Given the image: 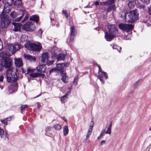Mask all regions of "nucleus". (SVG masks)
<instances>
[{"label": "nucleus", "instance_id": "f257e3e1", "mask_svg": "<svg viewBox=\"0 0 151 151\" xmlns=\"http://www.w3.org/2000/svg\"><path fill=\"white\" fill-rule=\"evenodd\" d=\"M1 65L7 69L6 74L7 81L10 83L16 81L19 78V72L17 69H13L12 60L9 58H5L1 61Z\"/></svg>", "mask_w": 151, "mask_h": 151}, {"label": "nucleus", "instance_id": "f03ea898", "mask_svg": "<svg viewBox=\"0 0 151 151\" xmlns=\"http://www.w3.org/2000/svg\"><path fill=\"white\" fill-rule=\"evenodd\" d=\"M121 17L125 22L132 23L138 19V14L136 11H132L126 14L122 12Z\"/></svg>", "mask_w": 151, "mask_h": 151}, {"label": "nucleus", "instance_id": "7ed1b4c3", "mask_svg": "<svg viewBox=\"0 0 151 151\" xmlns=\"http://www.w3.org/2000/svg\"><path fill=\"white\" fill-rule=\"evenodd\" d=\"M46 68L45 65H39L36 68L37 73H32L29 74L32 77H40L43 78L44 74L42 73H44L46 71Z\"/></svg>", "mask_w": 151, "mask_h": 151}, {"label": "nucleus", "instance_id": "20e7f679", "mask_svg": "<svg viewBox=\"0 0 151 151\" xmlns=\"http://www.w3.org/2000/svg\"><path fill=\"white\" fill-rule=\"evenodd\" d=\"M1 19L0 26L2 29L6 28L8 27L11 23V20L7 14H4L3 12L0 16Z\"/></svg>", "mask_w": 151, "mask_h": 151}, {"label": "nucleus", "instance_id": "39448f33", "mask_svg": "<svg viewBox=\"0 0 151 151\" xmlns=\"http://www.w3.org/2000/svg\"><path fill=\"white\" fill-rule=\"evenodd\" d=\"M24 46L26 48L30 50L39 51L41 48V46L39 43H36L27 42L24 45Z\"/></svg>", "mask_w": 151, "mask_h": 151}, {"label": "nucleus", "instance_id": "423d86ee", "mask_svg": "<svg viewBox=\"0 0 151 151\" xmlns=\"http://www.w3.org/2000/svg\"><path fill=\"white\" fill-rule=\"evenodd\" d=\"M21 45L18 43L10 44L7 46V49L11 52V54L18 50L21 47Z\"/></svg>", "mask_w": 151, "mask_h": 151}, {"label": "nucleus", "instance_id": "0eeeda50", "mask_svg": "<svg viewBox=\"0 0 151 151\" xmlns=\"http://www.w3.org/2000/svg\"><path fill=\"white\" fill-rule=\"evenodd\" d=\"M22 29L26 31L31 32L35 30L36 27L33 23L31 22H28L23 25Z\"/></svg>", "mask_w": 151, "mask_h": 151}, {"label": "nucleus", "instance_id": "6e6552de", "mask_svg": "<svg viewBox=\"0 0 151 151\" xmlns=\"http://www.w3.org/2000/svg\"><path fill=\"white\" fill-rule=\"evenodd\" d=\"M20 11L22 12V15L19 17L16 18L15 21L16 22L19 21L22 19L24 14L26 13V14L25 17L22 21V22H24L28 19L29 18V15L28 13L24 9H22V10L21 9Z\"/></svg>", "mask_w": 151, "mask_h": 151}, {"label": "nucleus", "instance_id": "1a4fd4ad", "mask_svg": "<svg viewBox=\"0 0 151 151\" xmlns=\"http://www.w3.org/2000/svg\"><path fill=\"white\" fill-rule=\"evenodd\" d=\"M119 28L121 30L128 31L131 30L133 28V25L125 24H120L119 25Z\"/></svg>", "mask_w": 151, "mask_h": 151}, {"label": "nucleus", "instance_id": "9d476101", "mask_svg": "<svg viewBox=\"0 0 151 151\" xmlns=\"http://www.w3.org/2000/svg\"><path fill=\"white\" fill-rule=\"evenodd\" d=\"M109 32H106L105 33V38L108 41H111L114 37V35Z\"/></svg>", "mask_w": 151, "mask_h": 151}, {"label": "nucleus", "instance_id": "9b49d317", "mask_svg": "<svg viewBox=\"0 0 151 151\" xmlns=\"http://www.w3.org/2000/svg\"><path fill=\"white\" fill-rule=\"evenodd\" d=\"M11 5L8 3L5 4L4 9L2 12H3L4 14H6L9 12L11 10Z\"/></svg>", "mask_w": 151, "mask_h": 151}, {"label": "nucleus", "instance_id": "f8f14e48", "mask_svg": "<svg viewBox=\"0 0 151 151\" xmlns=\"http://www.w3.org/2000/svg\"><path fill=\"white\" fill-rule=\"evenodd\" d=\"M52 54L54 57H56V58L58 61L64 60L65 59V55L63 54H59L57 55H56V53H55Z\"/></svg>", "mask_w": 151, "mask_h": 151}, {"label": "nucleus", "instance_id": "ddd939ff", "mask_svg": "<svg viewBox=\"0 0 151 151\" xmlns=\"http://www.w3.org/2000/svg\"><path fill=\"white\" fill-rule=\"evenodd\" d=\"M102 76H103L106 79L108 78V76L107 73L104 71L101 74L97 76L98 78L100 80L101 82L104 84V82Z\"/></svg>", "mask_w": 151, "mask_h": 151}, {"label": "nucleus", "instance_id": "4468645a", "mask_svg": "<svg viewBox=\"0 0 151 151\" xmlns=\"http://www.w3.org/2000/svg\"><path fill=\"white\" fill-rule=\"evenodd\" d=\"M108 28L109 32L111 33L114 34L116 33L117 30L114 24H111L108 26Z\"/></svg>", "mask_w": 151, "mask_h": 151}, {"label": "nucleus", "instance_id": "2eb2a0df", "mask_svg": "<svg viewBox=\"0 0 151 151\" xmlns=\"http://www.w3.org/2000/svg\"><path fill=\"white\" fill-rule=\"evenodd\" d=\"M12 24L14 26V30L17 32L21 30V27L22 24L20 23L13 22Z\"/></svg>", "mask_w": 151, "mask_h": 151}, {"label": "nucleus", "instance_id": "dca6fc26", "mask_svg": "<svg viewBox=\"0 0 151 151\" xmlns=\"http://www.w3.org/2000/svg\"><path fill=\"white\" fill-rule=\"evenodd\" d=\"M49 55L47 53H44L42 54V62L44 63L46 62L49 59Z\"/></svg>", "mask_w": 151, "mask_h": 151}, {"label": "nucleus", "instance_id": "f3484780", "mask_svg": "<svg viewBox=\"0 0 151 151\" xmlns=\"http://www.w3.org/2000/svg\"><path fill=\"white\" fill-rule=\"evenodd\" d=\"M4 133L5 134V139L6 140H8L9 139V135L6 131L4 132L3 129L0 127V136L1 138L3 137Z\"/></svg>", "mask_w": 151, "mask_h": 151}, {"label": "nucleus", "instance_id": "a211bd4d", "mask_svg": "<svg viewBox=\"0 0 151 151\" xmlns=\"http://www.w3.org/2000/svg\"><path fill=\"white\" fill-rule=\"evenodd\" d=\"M66 66V65L65 63H61V64H58L56 65L57 70L60 71L61 73L63 72V68Z\"/></svg>", "mask_w": 151, "mask_h": 151}, {"label": "nucleus", "instance_id": "6ab92c4d", "mask_svg": "<svg viewBox=\"0 0 151 151\" xmlns=\"http://www.w3.org/2000/svg\"><path fill=\"white\" fill-rule=\"evenodd\" d=\"M15 63L16 66L18 67H21L23 65L21 58L15 59Z\"/></svg>", "mask_w": 151, "mask_h": 151}, {"label": "nucleus", "instance_id": "aec40b11", "mask_svg": "<svg viewBox=\"0 0 151 151\" xmlns=\"http://www.w3.org/2000/svg\"><path fill=\"white\" fill-rule=\"evenodd\" d=\"M29 20L31 21H32L37 23L39 20V16L37 15H34L30 17L29 18Z\"/></svg>", "mask_w": 151, "mask_h": 151}, {"label": "nucleus", "instance_id": "412c9836", "mask_svg": "<svg viewBox=\"0 0 151 151\" xmlns=\"http://www.w3.org/2000/svg\"><path fill=\"white\" fill-rule=\"evenodd\" d=\"M61 73V75L62 76L61 80L63 82L66 83L68 79L67 76L65 73L64 72V71Z\"/></svg>", "mask_w": 151, "mask_h": 151}, {"label": "nucleus", "instance_id": "4be33fe9", "mask_svg": "<svg viewBox=\"0 0 151 151\" xmlns=\"http://www.w3.org/2000/svg\"><path fill=\"white\" fill-rule=\"evenodd\" d=\"M70 92H68L64 96L60 97V101L62 103H64L65 102V100L67 98L68 96L69 95Z\"/></svg>", "mask_w": 151, "mask_h": 151}, {"label": "nucleus", "instance_id": "5701e85b", "mask_svg": "<svg viewBox=\"0 0 151 151\" xmlns=\"http://www.w3.org/2000/svg\"><path fill=\"white\" fill-rule=\"evenodd\" d=\"M24 58L28 60H29L30 61H35L36 59L34 57H33L27 54H24Z\"/></svg>", "mask_w": 151, "mask_h": 151}, {"label": "nucleus", "instance_id": "b1692460", "mask_svg": "<svg viewBox=\"0 0 151 151\" xmlns=\"http://www.w3.org/2000/svg\"><path fill=\"white\" fill-rule=\"evenodd\" d=\"M112 126L111 123L108 126L106 131H105V134H111V128Z\"/></svg>", "mask_w": 151, "mask_h": 151}, {"label": "nucleus", "instance_id": "393cba45", "mask_svg": "<svg viewBox=\"0 0 151 151\" xmlns=\"http://www.w3.org/2000/svg\"><path fill=\"white\" fill-rule=\"evenodd\" d=\"M69 132V129L68 127L67 126H65L63 128V134L65 136L68 135Z\"/></svg>", "mask_w": 151, "mask_h": 151}, {"label": "nucleus", "instance_id": "a878e982", "mask_svg": "<svg viewBox=\"0 0 151 151\" xmlns=\"http://www.w3.org/2000/svg\"><path fill=\"white\" fill-rule=\"evenodd\" d=\"M71 36H75L76 34V31L73 26H71L70 28Z\"/></svg>", "mask_w": 151, "mask_h": 151}, {"label": "nucleus", "instance_id": "bb28decb", "mask_svg": "<svg viewBox=\"0 0 151 151\" xmlns=\"http://www.w3.org/2000/svg\"><path fill=\"white\" fill-rule=\"evenodd\" d=\"M14 4V5L19 7L21 6L22 2L21 0H13Z\"/></svg>", "mask_w": 151, "mask_h": 151}, {"label": "nucleus", "instance_id": "cd10ccee", "mask_svg": "<svg viewBox=\"0 0 151 151\" xmlns=\"http://www.w3.org/2000/svg\"><path fill=\"white\" fill-rule=\"evenodd\" d=\"M135 5V2L134 0L130 1L128 3V6L130 8H132L134 7Z\"/></svg>", "mask_w": 151, "mask_h": 151}, {"label": "nucleus", "instance_id": "c85d7f7f", "mask_svg": "<svg viewBox=\"0 0 151 151\" xmlns=\"http://www.w3.org/2000/svg\"><path fill=\"white\" fill-rule=\"evenodd\" d=\"M9 119L10 120L12 119V117L10 116L6 118H5L4 119L1 120L0 121L2 124H4L5 125H7V120H9Z\"/></svg>", "mask_w": 151, "mask_h": 151}, {"label": "nucleus", "instance_id": "c756f323", "mask_svg": "<svg viewBox=\"0 0 151 151\" xmlns=\"http://www.w3.org/2000/svg\"><path fill=\"white\" fill-rule=\"evenodd\" d=\"M111 46L112 47L113 49H116L119 52H120L121 49V47L118 46L114 44L111 45Z\"/></svg>", "mask_w": 151, "mask_h": 151}, {"label": "nucleus", "instance_id": "7c9ffc66", "mask_svg": "<svg viewBox=\"0 0 151 151\" xmlns=\"http://www.w3.org/2000/svg\"><path fill=\"white\" fill-rule=\"evenodd\" d=\"M10 15L13 19L15 18L18 15V14L14 11L12 12L10 14Z\"/></svg>", "mask_w": 151, "mask_h": 151}, {"label": "nucleus", "instance_id": "2f4dec72", "mask_svg": "<svg viewBox=\"0 0 151 151\" xmlns=\"http://www.w3.org/2000/svg\"><path fill=\"white\" fill-rule=\"evenodd\" d=\"M21 41L22 42H24L27 40V37L25 35H22L21 38Z\"/></svg>", "mask_w": 151, "mask_h": 151}, {"label": "nucleus", "instance_id": "473e14b6", "mask_svg": "<svg viewBox=\"0 0 151 151\" xmlns=\"http://www.w3.org/2000/svg\"><path fill=\"white\" fill-rule=\"evenodd\" d=\"M93 129L89 128L86 134V135L87 136V137H89L91 135Z\"/></svg>", "mask_w": 151, "mask_h": 151}, {"label": "nucleus", "instance_id": "72a5a7b5", "mask_svg": "<svg viewBox=\"0 0 151 151\" xmlns=\"http://www.w3.org/2000/svg\"><path fill=\"white\" fill-rule=\"evenodd\" d=\"M54 127L55 129L58 131L60 130L61 128V126L58 124L54 125Z\"/></svg>", "mask_w": 151, "mask_h": 151}, {"label": "nucleus", "instance_id": "f704fd0d", "mask_svg": "<svg viewBox=\"0 0 151 151\" xmlns=\"http://www.w3.org/2000/svg\"><path fill=\"white\" fill-rule=\"evenodd\" d=\"M47 64L48 66L52 65L54 62V60H48L46 61Z\"/></svg>", "mask_w": 151, "mask_h": 151}, {"label": "nucleus", "instance_id": "c9c22d12", "mask_svg": "<svg viewBox=\"0 0 151 151\" xmlns=\"http://www.w3.org/2000/svg\"><path fill=\"white\" fill-rule=\"evenodd\" d=\"M28 107V105L26 104L21 105V112H22V111L23 110H24L25 109L27 108Z\"/></svg>", "mask_w": 151, "mask_h": 151}, {"label": "nucleus", "instance_id": "e433bc0d", "mask_svg": "<svg viewBox=\"0 0 151 151\" xmlns=\"http://www.w3.org/2000/svg\"><path fill=\"white\" fill-rule=\"evenodd\" d=\"M35 70V69H32L29 68H28L27 69V71L28 73L34 72Z\"/></svg>", "mask_w": 151, "mask_h": 151}, {"label": "nucleus", "instance_id": "4c0bfd02", "mask_svg": "<svg viewBox=\"0 0 151 151\" xmlns=\"http://www.w3.org/2000/svg\"><path fill=\"white\" fill-rule=\"evenodd\" d=\"M6 55H7L6 53L5 52H2L0 53V57L1 58H3Z\"/></svg>", "mask_w": 151, "mask_h": 151}, {"label": "nucleus", "instance_id": "58836bf2", "mask_svg": "<svg viewBox=\"0 0 151 151\" xmlns=\"http://www.w3.org/2000/svg\"><path fill=\"white\" fill-rule=\"evenodd\" d=\"M93 124H94V122L93 121H92L90 123L89 128L93 129Z\"/></svg>", "mask_w": 151, "mask_h": 151}, {"label": "nucleus", "instance_id": "ea45409f", "mask_svg": "<svg viewBox=\"0 0 151 151\" xmlns=\"http://www.w3.org/2000/svg\"><path fill=\"white\" fill-rule=\"evenodd\" d=\"M105 134V129H103L101 131L100 135V136H101L103 137L104 135Z\"/></svg>", "mask_w": 151, "mask_h": 151}, {"label": "nucleus", "instance_id": "a19ab883", "mask_svg": "<svg viewBox=\"0 0 151 151\" xmlns=\"http://www.w3.org/2000/svg\"><path fill=\"white\" fill-rule=\"evenodd\" d=\"M78 77H76L74 79L73 83L75 85H76L77 83Z\"/></svg>", "mask_w": 151, "mask_h": 151}, {"label": "nucleus", "instance_id": "79ce46f5", "mask_svg": "<svg viewBox=\"0 0 151 151\" xmlns=\"http://www.w3.org/2000/svg\"><path fill=\"white\" fill-rule=\"evenodd\" d=\"M3 47L2 42L0 39V51L2 49Z\"/></svg>", "mask_w": 151, "mask_h": 151}, {"label": "nucleus", "instance_id": "37998d69", "mask_svg": "<svg viewBox=\"0 0 151 151\" xmlns=\"http://www.w3.org/2000/svg\"><path fill=\"white\" fill-rule=\"evenodd\" d=\"M63 14H64L65 17L66 18H67L68 17V15L67 13V12L65 10H63Z\"/></svg>", "mask_w": 151, "mask_h": 151}, {"label": "nucleus", "instance_id": "c03bdc74", "mask_svg": "<svg viewBox=\"0 0 151 151\" xmlns=\"http://www.w3.org/2000/svg\"><path fill=\"white\" fill-rule=\"evenodd\" d=\"M4 78V76L2 75H0V82H2Z\"/></svg>", "mask_w": 151, "mask_h": 151}, {"label": "nucleus", "instance_id": "a18cd8bd", "mask_svg": "<svg viewBox=\"0 0 151 151\" xmlns=\"http://www.w3.org/2000/svg\"><path fill=\"white\" fill-rule=\"evenodd\" d=\"M99 70L98 71L99 75L101 74V73H102V72H103V71H102L101 69V68H100V67H99Z\"/></svg>", "mask_w": 151, "mask_h": 151}, {"label": "nucleus", "instance_id": "49530a36", "mask_svg": "<svg viewBox=\"0 0 151 151\" xmlns=\"http://www.w3.org/2000/svg\"><path fill=\"white\" fill-rule=\"evenodd\" d=\"M42 33V31L41 29H40L38 31V35H41Z\"/></svg>", "mask_w": 151, "mask_h": 151}, {"label": "nucleus", "instance_id": "de8ad7c7", "mask_svg": "<svg viewBox=\"0 0 151 151\" xmlns=\"http://www.w3.org/2000/svg\"><path fill=\"white\" fill-rule=\"evenodd\" d=\"M139 83V81H137L135 82L134 84V87L135 88H136L137 87L138 84Z\"/></svg>", "mask_w": 151, "mask_h": 151}, {"label": "nucleus", "instance_id": "09e8293b", "mask_svg": "<svg viewBox=\"0 0 151 151\" xmlns=\"http://www.w3.org/2000/svg\"><path fill=\"white\" fill-rule=\"evenodd\" d=\"M114 7H113V6H111L110 7H109V8H108V9H107V12H109L111 11V10L112 9H114Z\"/></svg>", "mask_w": 151, "mask_h": 151}, {"label": "nucleus", "instance_id": "8fccbe9b", "mask_svg": "<svg viewBox=\"0 0 151 151\" xmlns=\"http://www.w3.org/2000/svg\"><path fill=\"white\" fill-rule=\"evenodd\" d=\"M56 70V69L55 68H53L52 69L50 70L49 73H50L52 72H53L55 70Z\"/></svg>", "mask_w": 151, "mask_h": 151}, {"label": "nucleus", "instance_id": "3c124183", "mask_svg": "<svg viewBox=\"0 0 151 151\" xmlns=\"http://www.w3.org/2000/svg\"><path fill=\"white\" fill-rule=\"evenodd\" d=\"M51 128L50 127H47L46 128L45 130L46 131H49L51 129Z\"/></svg>", "mask_w": 151, "mask_h": 151}, {"label": "nucleus", "instance_id": "603ef678", "mask_svg": "<svg viewBox=\"0 0 151 151\" xmlns=\"http://www.w3.org/2000/svg\"><path fill=\"white\" fill-rule=\"evenodd\" d=\"M89 137H87V136L86 135V138H85L83 139V142L86 143V142H87V140L88 139V138Z\"/></svg>", "mask_w": 151, "mask_h": 151}, {"label": "nucleus", "instance_id": "864d4df0", "mask_svg": "<svg viewBox=\"0 0 151 151\" xmlns=\"http://www.w3.org/2000/svg\"><path fill=\"white\" fill-rule=\"evenodd\" d=\"M105 141L104 140H102L101 141V145H102L105 143Z\"/></svg>", "mask_w": 151, "mask_h": 151}, {"label": "nucleus", "instance_id": "5fc2aeb1", "mask_svg": "<svg viewBox=\"0 0 151 151\" xmlns=\"http://www.w3.org/2000/svg\"><path fill=\"white\" fill-rule=\"evenodd\" d=\"M50 19H51V23L52 24H53V21H54V19H53V18H52V17L51 16H50Z\"/></svg>", "mask_w": 151, "mask_h": 151}, {"label": "nucleus", "instance_id": "6e6d98bb", "mask_svg": "<svg viewBox=\"0 0 151 151\" xmlns=\"http://www.w3.org/2000/svg\"><path fill=\"white\" fill-rule=\"evenodd\" d=\"M94 4L96 6H98L99 5V3L98 1H96L94 3Z\"/></svg>", "mask_w": 151, "mask_h": 151}, {"label": "nucleus", "instance_id": "4d7b16f0", "mask_svg": "<svg viewBox=\"0 0 151 151\" xmlns=\"http://www.w3.org/2000/svg\"><path fill=\"white\" fill-rule=\"evenodd\" d=\"M3 67L1 65V66L0 67V71L1 72L3 70Z\"/></svg>", "mask_w": 151, "mask_h": 151}, {"label": "nucleus", "instance_id": "13d9d810", "mask_svg": "<svg viewBox=\"0 0 151 151\" xmlns=\"http://www.w3.org/2000/svg\"><path fill=\"white\" fill-rule=\"evenodd\" d=\"M149 14L151 15V7L149 9Z\"/></svg>", "mask_w": 151, "mask_h": 151}, {"label": "nucleus", "instance_id": "bf43d9fd", "mask_svg": "<svg viewBox=\"0 0 151 151\" xmlns=\"http://www.w3.org/2000/svg\"><path fill=\"white\" fill-rule=\"evenodd\" d=\"M102 137L100 136V135H99V136H98L97 137V139L99 140H100L101 139Z\"/></svg>", "mask_w": 151, "mask_h": 151}, {"label": "nucleus", "instance_id": "052dcab7", "mask_svg": "<svg viewBox=\"0 0 151 151\" xmlns=\"http://www.w3.org/2000/svg\"><path fill=\"white\" fill-rule=\"evenodd\" d=\"M141 1L144 2H148L149 0H141Z\"/></svg>", "mask_w": 151, "mask_h": 151}, {"label": "nucleus", "instance_id": "680f3d73", "mask_svg": "<svg viewBox=\"0 0 151 151\" xmlns=\"http://www.w3.org/2000/svg\"><path fill=\"white\" fill-rule=\"evenodd\" d=\"M41 107V105L40 104L38 103H37V107L38 109H39V108Z\"/></svg>", "mask_w": 151, "mask_h": 151}, {"label": "nucleus", "instance_id": "e2e57ef3", "mask_svg": "<svg viewBox=\"0 0 151 151\" xmlns=\"http://www.w3.org/2000/svg\"><path fill=\"white\" fill-rule=\"evenodd\" d=\"M63 119L65 121H66V119H65V118H63Z\"/></svg>", "mask_w": 151, "mask_h": 151}, {"label": "nucleus", "instance_id": "0e129e2a", "mask_svg": "<svg viewBox=\"0 0 151 151\" xmlns=\"http://www.w3.org/2000/svg\"><path fill=\"white\" fill-rule=\"evenodd\" d=\"M147 26H150V24H147Z\"/></svg>", "mask_w": 151, "mask_h": 151}, {"label": "nucleus", "instance_id": "69168bd1", "mask_svg": "<svg viewBox=\"0 0 151 151\" xmlns=\"http://www.w3.org/2000/svg\"><path fill=\"white\" fill-rule=\"evenodd\" d=\"M12 119H10H10H9V120H7V121H10Z\"/></svg>", "mask_w": 151, "mask_h": 151}, {"label": "nucleus", "instance_id": "338daca9", "mask_svg": "<svg viewBox=\"0 0 151 151\" xmlns=\"http://www.w3.org/2000/svg\"><path fill=\"white\" fill-rule=\"evenodd\" d=\"M72 41H71V40H70V42H71Z\"/></svg>", "mask_w": 151, "mask_h": 151}, {"label": "nucleus", "instance_id": "774afa93", "mask_svg": "<svg viewBox=\"0 0 151 151\" xmlns=\"http://www.w3.org/2000/svg\"><path fill=\"white\" fill-rule=\"evenodd\" d=\"M126 39V40H128V39H127V38H126V39Z\"/></svg>", "mask_w": 151, "mask_h": 151}]
</instances>
